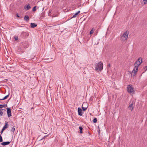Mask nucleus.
<instances>
[{
    "mask_svg": "<svg viewBox=\"0 0 147 147\" xmlns=\"http://www.w3.org/2000/svg\"><path fill=\"white\" fill-rule=\"evenodd\" d=\"M33 109V107H32V108H31V109Z\"/></svg>",
    "mask_w": 147,
    "mask_h": 147,
    "instance_id": "c756f323",
    "label": "nucleus"
},
{
    "mask_svg": "<svg viewBox=\"0 0 147 147\" xmlns=\"http://www.w3.org/2000/svg\"><path fill=\"white\" fill-rule=\"evenodd\" d=\"M3 112L0 109V116L3 115Z\"/></svg>",
    "mask_w": 147,
    "mask_h": 147,
    "instance_id": "4be33fe9",
    "label": "nucleus"
},
{
    "mask_svg": "<svg viewBox=\"0 0 147 147\" xmlns=\"http://www.w3.org/2000/svg\"><path fill=\"white\" fill-rule=\"evenodd\" d=\"M129 109H130L131 111H132L133 109L134 108L133 104L132 103L131 104H130L129 105Z\"/></svg>",
    "mask_w": 147,
    "mask_h": 147,
    "instance_id": "9b49d317",
    "label": "nucleus"
},
{
    "mask_svg": "<svg viewBox=\"0 0 147 147\" xmlns=\"http://www.w3.org/2000/svg\"><path fill=\"white\" fill-rule=\"evenodd\" d=\"M30 8V4H28L26 6L24 7V9L26 10H28Z\"/></svg>",
    "mask_w": 147,
    "mask_h": 147,
    "instance_id": "ddd939ff",
    "label": "nucleus"
},
{
    "mask_svg": "<svg viewBox=\"0 0 147 147\" xmlns=\"http://www.w3.org/2000/svg\"><path fill=\"white\" fill-rule=\"evenodd\" d=\"M51 10H50L49 11V12L50 13H51Z\"/></svg>",
    "mask_w": 147,
    "mask_h": 147,
    "instance_id": "cd10ccee",
    "label": "nucleus"
},
{
    "mask_svg": "<svg viewBox=\"0 0 147 147\" xmlns=\"http://www.w3.org/2000/svg\"><path fill=\"white\" fill-rule=\"evenodd\" d=\"M127 90L128 92L130 94H134V90L131 85H129L127 87Z\"/></svg>",
    "mask_w": 147,
    "mask_h": 147,
    "instance_id": "20e7f679",
    "label": "nucleus"
},
{
    "mask_svg": "<svg viewBox=\"0 0 147 147\" xmlns=\"http://www.w3.org/2000/svg\"><path fill=\"white\" fill-rule=\"evenodd\" d=\"M79 129L80 130V133H82V131L83 129V128L82 127H79Z\"/></svg>",
    "mask_w": 147,
    "mask_h": 147,
    "instance_id": "f3484780",
    "label": "nucleus"
},
{
    "mask_svg": "<svg viewBox=\"0 0 147 147\" xmlns=\"http://www.w3.org/2000/svg\"><path fill=\"white\" fill-rule=\"evenodd\" d=\"M6 105L7 106V105H0V108H2L4 107Z\"/></svg>",
    "mask_w": 147,
    "mask_h": 147,
    "instance_id": "6ab92c4d",
    "label": "nucleus"
},
{
    "mask_svg": "<svg viewBox=\"0 0 147 147\" xmlns=\"http://www.w3.org/2000/svg\"><path fill=\"white\" fill-rule=\"evenodd\" d=\"M142 61L141 58H139L135 62L134 64L135 67L132 71V74H133L134 76H136L138 70V66L141 64Z\"/></svg>",
    "mask_w": 147,
    "mask_h": 147,
    "instance_id": "f257e3e1",
    "label": "nucleus"
},
{
    "mask_svg": "<svg viewBox=\"0 0 147 147\" xmlns=\"http://www.w3.org/2000/svg\"><path fill=\"white\" fill-rule=\"evenodd\" d=\"M16 16L18 17H19V14L18 13L16 14Z\"/></svg>",
    "mask_w": 147,
    "mask_h": 147,
    "instance_id": "a878e982",
    "label": "nucleus"
},
{
    "mask_svg": "<svg viewBox=\"0 0 147 147\" xmlns=\"http://www.w3.org/2000/svg\"><path fill=\"white\" fill-rule=\"evenodd\" d=\"M97 119L96 118H94L93 120V122L94 123H96L97 122Z\"/></svg>",
    "mask_w": 147,
    "mask_h": 147,
    "instance_id": "a211bd4d",
    "label": "nucleus"
},
{
    "mask_svg": "<svg viewBox=\"0 0 147 147\" xmlns=\"http://www.w3.org/2000/svg\"><path fill=\"white\" fill-rule=\"evenodd\" d=\"M94 30L95 29L94 28H93L90 32V34H92L93 33Z\"/></svg>",
    "mask_w": 147,
    "mask_h": 147,
    "instance_id": "dca6fc26",
    "label": "nucleus"
},
{
    "mask_svg": "<svg viewBox=\"0 0 147 147\" xmlns=\"http://www.w3.org/2000/svg\"><path fill=\"white\" fill-rule=\"evenodd\" d=\"M87 105V104L86 103L84 102L83 103L82 106V109L83 111H85L86 110L88 107V106Z\"/></svg>",
    "mask_w": 147,
    "mask_h": 147,
    "instance_id": "39448f33",
    "label": "nucleus"
},
{
    "mask_svg": "<svg viewBox=\"0 0 147 147\" xmlns=\"http://www.w3.org/2000/svg\"><path fill=\"white\" fill-rule=\"evenodd\" d=\"M14 38H15V40H18V37L17 36H15V37H14Z\"/></svg>",
    "mask_w": 147,
    "mask_h": 147,
    "instance_id": "393cba45",
    "label": "nucleus"
},
{
    "mask_svg": "<svg viewBox=\"0 0 147 147\" xmlns=\"http://www.w3.org/2000/svg\"><path fill=\"white\" fill-rule=\"evenodd\" d=\"M15 131V128L14 127H12L11 130V131L12 132H14Z\"/></svg>",
    "mask_w": 147,
    "mask_h": 147,
    "instance_id": "5701e85b",
    "label": "nucleus"
},
{
    "mask_svg": "<svg viewBox=\"0 0 147 147\" xmlns=\"http://www.w3.org/2000/svg\"><path fill=\"white\" fill-rule=\"evenodd\" d=\"M8 126V123L7 122H6L5 123V125H4L1 131V134H2L3 132V131L5 130V129L7 128Z\"/></svg>",
    "mask_w": 147,
    "mask_h": 147,
    "instance_id": "0eeeda50",
    "label": "nucleus"
},
{
    "mask_svg": "<svg viewBox=\"0 0 147 147\" xmlns=\"http://www.w3.org/2000/svg\"><path fill=\"white\" fill-rule=\"evenodd\" d=\"M24 20L26 21H28L29 20V17L28 16H25L24 17Z\"/></svg>",
    "mask_w": 147,
    "mask_h": 147,
    "instance_id": "4468645a",
    "label": "nucleus"
},
{
    "mask_svg": "<svg viewBox=\"0 0 147 147\" xmlns=\"http://www.w3.org/2000/svg\"><path fill=\"white\" fill-rule=\"evenodd\" d=\"M3 142V139L2 136L1 135H0V142Z\"/></svg>",
    "mask_w": 147,
    "mask_h": 147,
    "instance_id": "b1692460",
    "label": "nucleus"
},
{
    "mask_svg": "<svg viewBox=\"0 0 147 147\" xmlns=\"http://www.w3.org/2000/svg\"><path fill=\"white\" fill-rule=\"evenodd\" d=\"M107 67H110V64H109L107 65Z\"/></svg>",
    "mask_w": 147,
    "mask_h": 147,
    "instance_id": "bb28decb",
    "label": "nucleus"
},
{
    "mask_svg": "<svg viewBox=\"0 0 147 147\" xmlns=\"http://www.w3.org/2000/svg\"><path fill=\"white\" fill-rule=\"evenodd\" d=\"M144 5H145L147 3V0H143Z\"/></svg>",
    "mask_w": 147,
    "mask_h": 147,
    "instance_id": "aec40b11",
    "label": "nucleus"
},
{
    "mask_svg": "<svg viewBox=\"0 0 147 147\" xmlns=\"http://www.w3.org/2000/svg\"><path fill=\"white\" fill-rule=\"evenodd\" d=\"M9 94H8L5 97H4L2 99L0 98V100H3L6 99L9 97Z\"/></svg>",
    "mask_w": 147,
    "mask_h": 147,
    "instance_id": "2eb2a0df",
    "label": "nucleus"
},
{
    "mask_svg": "<svg viewBox=\"0 0 147 147\" xmlns=\"http://www.w3.org/2000/svg\"><path fill=\"white\" fill-rule=\"evenodd\" d=\"M10 142H4L1 143V144L3 146H5L9 144L10 143Z\"/></svg>",
    "mask_w": 147,
    "mask_h": 147,
    "instance_id": "9d476101",
    "label": "nucleus"
},
{
    "mask_svg": "<svg viewBox=\"0 0 147 147\" xmlns=\"http://www.w3.org/2000/svg\"><path fill=\"white\" fill-rule=\"evenodd\" d=\"M37 26V24L34 23H31L30 24V26L32 28H34Z\"/></svg>",
    "mask_w": 147,
    "mask_h": 147,
    "instance_id": "1a4fd4ad",
    "label": "nucleus"
},
{
    "mask_svg": "<svg viewBox=\"0 0 147 147\" xmlns=\"http://www.w3.org/2000/svg\"><path fill=\"white\" fill-rule=\"evenodd\" d=\"M36 6H34L32 9V11H36Z\"/></svg>",
    "mask_w": 147,
    "mask_h": 147,
    "instance_id": "412c9836",
    "label": "nucleus"
},
{
    "mask_svg": "<svg viewBox=\"0 0 147 147\" xmlns=\"http://www.w3.org/2000/svg\"><path fill=\"white\" fill-rule=\"evenodd\" d=\"M103 63L101 61H100L96 64L95 70L98 72L101 71L103 69Z\"/></svg>",
    "mask_w": 147,
    "mask_h": 147,
    "instance_id": "f03ea898",
    "label": "nucleus"
},
{
    "mask_svg": "<svg viewBox=\"0 0 147 147\" xmlns=\"http://www.w3.org/2000/svg\"><path fill=\"white\" fill-rule=\"evenodd\" d=\"M80 11H78V12L75 13V14L73 15L71 18H74L76 17L80 13Z\"/></svg>",
    "mask_w": 147,
    "mask_h": 147,
    "instance_id": "f8f14e48",
    "label": "nucleus"
},
{
    "mask_svg": "<svg viewBox=\"0 0 147 147\" xmlns=\"http://www.w3.org/2000/svg\"><path fill=\"white\" fill-rule=\"evenodd\" d=\"M78 114L79 115L82 116V110L80 107L78 108Z\"/></svg>",
    "mask_w": 147,
    "mask_h": 147,
    "instance_id": "6e6552de",
    "label": "nucleus"
},
{
    "mask_svg": "<svg viewBox=\"0 0 147 147\" xmlns=\"http://www.w3.org/2000/svg\"><path fill=\"white\" fill-rule=\"evenodd\" d=\"M145 68H146L147 69V66H146Z\"/></svg>",
    "mask_w": 147,
    "mask_h": 147,
    "instance_id": "c85d7f7f",
    "label": "nucleus"
},
{
    "mask_svg": "<svg viewBox=\"0 0 147 147\" xmlns=\"http://www.w3.org/2000/svg\"><path fill=\"white\" fill-rule=\"evenodd\" d=\"M129 33V31L127 30L124 32L122 35L120 36V39L122 42H124L127 40Z\"/></svg>",
    "mask_w": 147,
    "mask_h": 147,
    "instance_id": "7ed1b4c3",
    "label": "nucleus"
},
{
    "mask_svg": "<svg viewBox=\"0 0 147 147\" xmlns=\"http://www.w3.org/2000/svg\"><path fill=\"white\" fill-rule=\"evenodd\" d=\"M7 113L8 117H10L11 116V109L10 108H7Z\"/></svg>",
    "mask_w": 147,
    "mask_h": 147,
    "instance_id": "423d86ee",
    "label": "nucleus"
}]
</instances>
